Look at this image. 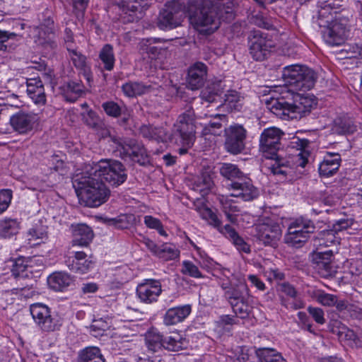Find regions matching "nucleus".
<instances>
[{
  "label": "nucleus",
  "mask_w": 362,
  "mask_h": 362,
  "mask_svg": "<svg viewBox=\"0 0 362 362\" xmlns=\"http://www.w3.org/2000/svg\"><path fill=\"white\" fill-rule=\"evenodd\" d=\"M233 0H187L186 12L194 28L211 35L219 27L220 20L233 16Z\"/></svg>",
  "instance_id": "f257e3e1"
},
{
  "label": "nucleus",
  "mask_w": 362,
  "mask_h": 362,
  "mask_svg": "<svg viewBox=\"0 0 362 362\" xmlns=\"http://www.w3.org/2000/svg\"><path fill=\"white\" fill-rule=\"evenodd\" d=\"M281 96L272 98L266 105L273 114L283 119H300L307 117L317 105L313 95L293 93L287 87L282 88Z\"/></svg>",
  "instance_id": "f03ea898"
},
{
  "label": "nucleus",
  "mask_w": 362,
  "mask_h": 362,
  "mask_svg": "<svg viewBox=\"0 0 362 362\" xmlns=\"http://www.w3.org/2000/svg\"><path fill=\"white\" fill-rule=\"evenodd\" d=\"M72 185L81 203L88 207H98L108 199L110 191L86 167L72 177Z\"/></svg>",
  "instance_id": "7ed1b4c3"
},
{
  "label": "nucleus",
  "mask_w": 362,
  "mask_h": 362,
  "mask_svg": "<svg viewBox=\"0 0 362 362\" xmlns=\"http://www.w3.org/2000/svg\"><path fill=\"white\" fill-rule=\"evenodd\" d=\"M284 136V132L276 127L264 129L259 136V151L266 159L274 160L269 167L274 175H286L288 173L289 162L279 153Z\"/></svg>",
  "instance_id": "20e7f679"
},
{
  "label": "nucleus",
  "mask_w": 362,
  "mask_h": 362,
  "mask_svg": "<svg viewBox=\"0 0 362 362\" xmlns=\"http://www.w3.org/2000/svg\"><path fill=\"white\" fill-rule=\"evenodd\" d=\"M320 28H323L322 37L325 42L331 46H339L346 41L349 32V18L342 14L335 16L332 19L316 21Z\"/></svg>",
  "instance_id": "39448f33"
},
{
  "label": "nucleus",
  "mask_w": 362,
  "mask_h": 362,
  "mask_svg": "<svg viewBox=\"0 0 362 362\" xmlns=\"http://www.w3.org/2000/svg\"><path fill=\"white\" fill-rule=\"evenodd\" d=\"M282 76L286 85L292 88L290 89L291 92L310 90L314 87L317 78L313 69L299 64L284 67Z\"/></svg>",
  "instance_id": "423d86ee"
},
{
  "label": "nucleus",
  "mask_w": 362,
  "mask_h": 362,
  "mask_svg": "<svg viewBox=\"0 0 362 362\" xmlns=\"http://www.w3.org/2000/svg\"><path fill=\"white\" fill-rule=\"evenodd\" d=\"M87 167L95 176L113 187L122 185L127 178L125 167L116 160H101L93 166Z\"/></svg>",
  "instance_id": "0eeeda50"
},
{
  "label": "nucleus",
  "mask_w": 362,
  "mask_h": 362,
  "mask_svg": "<svg viewBox=\"0 0 362 362\" xmlns=\"http://www.w3.org/2000/svg\"><path fill=\"white\" fill-rule=\"evenodd\" d=\"M112 142L116 145V151L124 160L137 163L140 165L149 163V158L143 144L133 139L113 137Z\"/></svg>",
  "instance_id": "6e6552de"
},
{
  "label": "nucleus",
  "mask_w": 362,
  "mask_h": 362,
  "mask_svg": "<svg viewBox=\"0 0 362 362\" xmlns=\"http://www.w3.org/2000/svg\"><path fill=\"white\" fill-rule=\"evenodd\" d=\"M186 13V1L172 0L165 4L158 17L157 25L161 30H171L181 25Z\"/></svg>",
  "instance_id": "1a4fd4ad"
},
{
  "label": "nucleus",
  "mask_w": 362,
  "mask_h": 362,
  "mask_svg": "<svg viewBox=\"0 0 362 362\" xmlns=\"http://www.w3.org/2000/svg\"><path fill=\"white\" fill-rule=\"evenodd\" d=\"M198 212L200 216L206 220L209 225L216 228L221 233L230 239L239 251L250 253V245L238 234L232 226L227 224L222 227L221 221L211 209L202 207L199 209Z\"/></svg>",
  "instance_id": "9d476101"
},
{
  "label": "nucleus",
  "mask_w": 362,
  "mask_h": 362,
  "mask_svg": "<svg viewBox=\"0 0 362 362\" xmlns=\"http://www.w3.org/2000/svg\"><path fill=\"white\" fill-rule=\"evenodd\" d=\"M32 317L39 327L44 332L59 331L62 325V318L50 308L42 303H35L30 306Z\"/></svg>",
  "instance_id": "9b49d317"
},
{
  "label": "nucleus",
  "mask_w": 362,
  "mask_h": 362,
  "mask_svg": "<svg viewBox=\"0 0 362 362\" xmlns=\"http://www.w3.org/2000/svg\"><path fill=\"white\" fill-rule=\"evenodd\" d=\"M315 230V226L311 220L303 217L296 218L288 226L284 238L285 243L293 247H300Z\"/></svg>",
  "instance_id": "f8f14e48"
},
{
  "label": "nucleus",
  "mask_w": 362,
  "mask_h": 362,
  "mask_svg": "<svg viewBox=\"0 0 362 362\" xmlns=\"http://www.w3.org/2000/svg\"><path fill=\"white\" fill-rule=\"evenodd\" d=\"M174 134L180 139V143L191 146L195 140L196 125L194 110L189 107L179 115L174 124Z\"/></svg>",
  "instance_id": "ddd939ff"
},
{
  "label": "nucleus",
  "mask_w": 362,
  "mask_h": 362,
  "mask_svg": "<svg viewBox=\"0 0 362 362\" xmlns=\"http://www.w3.org/2000/svg\"><path fill=\"white\" fill-rule=\"evenodd\" d=\"M255 236L264 246L275 247L281 237L279 224L269 218H264L255 225Z\"/></svg>",
  "instance_id": "4468645a"
},
{
  "label": "nucleus",
  "mask_w": 362,
  "mask_h": 362,
  "mask_svg": "<svg viewBox=\"0 0 362 362\" xmlns=\"http://www.w3.org/2000/svg\"><path fill=\"white\" fill-rule=\"evenodd\" d=\"M248 46L252 57L256 61H263L269 54L273 43L266 33L252 30L248 36Z\"/></svg>",
  "instance_id": "2eb2a0df"
},
{
  "label": "nucleus",
  "mask_w": 362,
  "mask_h": 362,
  "mask_svg": "<svg viewBox=\"0 0 362 362\" xmlns=\"http://www.w3.org/2000/svg\"><path fill=\"white\" fill-rule=\"evenodd\" d=\"M352 224L351 220L340 219L333 224L332 228L325 229L320 231L316 236L314 237L313 245L315 248L329 247L339 243L340 237L338 233L343 230L349 228Z\"/></svg>",
  "instance_id": "dca6fc26"
},
{
  "label": "nucleus",
  "mask_w": 362,
  "mask_h": 362,
  "mask_svg": "<svg viewBox=\"0 0 362 362\" xmlns=\"http://www.w3.org/2000/svg\"><path fill=\"white\" fill-rule=\"evenodd\" d=\"M247 131L240 124H235L225 129V148L232 154L241 153L245 148Z\"/></svg>",
  "instance_id": "f3484780"
},
{
  "label": "nucleus",
  "mask_w": 362,
  "mask_h": 362,
  "mask_svg": "<svg viewBox=\"0 0 362 362\" xmlns=\"http://www.w3.org/2000/svg\"><path fill=\"white\" fill-rule=\"evenodd\" d=\"M136 295L141 302L151 304L158 300L162 293V285L159 280L154 279H144L136 287Z\"/></svg>",
  "instance_id": "a211bd4d"
},
{
  "label": "nucleus",
  "mask_w": 362,
  "mask_h": 362,
  "mask_svg": "<svg viewBox=\"0 0 362 362\" xmlns=\"http://www.w3.org/2000/svg\"><path fill=\"white\" fill-rule=\"evenodd\" d=\"M37 122L35 114L19 112L10 118V124L13 129L21 134L31 132Z\"/></svg>",
  "instance_id": "6ab92c4d"
},
{
  "label": "nucleus",
  "mask_w": 362,
  "mask_h": 362,
  "mask_svg": "<svg viewBox=\"0 0 362 362\" xmlns=\"http://www.w3.org/2000/svg\"><path fill=\"white\" fill-rule=\"evenodd\" d=\"M207 74V66L205 64L198 62L192 64L188 69L187 84L192 90H197L203 86Z\"/></svg>",
  "instance_id": "aec40b11"
},
{
  "label": "nucleus",
  "mask_w": 362,
  "mask_h": 362,
  "mask_svg": "<svg viewBox=\"0 0 362 362\" xmlns=\"http://www.w3.org/2000/svg\"><path fill=\"white\" fill-rule=\"evenodd\" d=\"M232 192L230 195L234 197L240 198L242 200L248 202L257 198L259 195L258 189L253 186L251 180L247 179L244 182H233L230 184Z\"/></svg>",
  "instance_id": "412c9836"
},
{
  "label": "nucleus",
  "mask_w": 362,
  "mask_h": 362,
  "mask_svg": "<svg viewBox=\"0 0 362 362\" xmlns=\"http://www.w3.org/2000/svg\"><path fill=\"white\" fill-rule=\"evenodd\" d=\"M69 269L76 273H86L93 266L91 260L86 259V254L81 251L74 252V255L65 261Z\"/></svg>",
  "instance_id": "4be33fe9"
},
{
  "label": "nucleus",
  "mask_w": 362,
  "mask_h": 362,
  "mask_svg": "<svg viewBox=\"0 0 362 362\" xmlns=\"http://www.w3.org/2000/svg\"><path fill=\"white\" fill-rule=\"evenodd\" d=\"M343 6V0H323L319 1V9L317 11L316 21L334 18L333 14H337L339 9Z\"/></svg>",
  "instance_id": "5701e85b"
},
{
  "label": "nucleus",
  "mask_w": 362,
  "mask_h": 362,
  "mask_svg": "<svg viewBox=\"0 0 362 362\" xmlns=\"http://www.w3.org/2000/svg\"><path fill=\"white\" fill-rule=\"evenodd\" d=\"M225 296L230 305L233 303L243 302L249 300V289L244 281H239L236 284H231L230 288L225 291Z\"/></svg>",
  "instance_id": "b1692460"
},
{
  "label": "nucleus",
  "mask_w": 362,
  "mask_h": 362,
  "mask_svg": "<svg viewBox=\"0 0 362 362\" xmlns=\"http://www.w3.org/2000/svg\"><path fill=\"white\" fill-rule=\"evenodd\" d=\"M341 162L339 153H327L319 165V173L323 177H329L337 173Z\"/></svg>",
  "instance_id": "393cba45"
},
{
  "label": "nucleus",
  "mask_w": 362,
  "mask_h": 362,
  "mask_svg": "<svg viewBox=\"0 0 362 362\" xmlns=\"http://www.w3.org/2000/svg\"><path fill=\"white\" fill-rule=\"evenodd\" d=\"M191 310L189 305L168 309L164 315L165 325H173L183 321L190 314Z\"/></svg>",
  "instance_id": "a878e982"
},
{
  "label": "nucleus",
  "mask_w": 362,
  "mask_h": 362,
  "mask_svg": "<svg viewBox=\"0 0 362 362\" xmlns=\"http://www.w3.org/2000/svg\"><path fill=\"white\" fill-rule=\"evenodd\" d=\"M72 245L86 246L93 238V232L86 224H78L73 226Z\"/></svg>",
  "instance_id": "bb28decb"
},
{
  "label": "nucleus",
  "mask_w": 362,
  "mask_h": 362,
  "mask_svg": "<svg viewBox=\"0 0 362 362\" xmlns=\"http://www.w3.org/2000/svg\"><path fill=\"white\" fill-rule=\"evenodd\" d=\"M72 281L70 275L64 272H54L47 279L48 285L56 291H63L69 286Z\"/></svg>",
  "instance_id": "cd10ccee"
},
{
  "label": "nucleus",
  "mask_w": 362,
  "mask_h": 362,
  "mask_svg": "<svg viewBox=\"0 0 362 362\" xmlns=\"http://www.w3.org/2000/svg\"><path fill=\"white\" fill-rule=\"evenodd\" d=\"M244 97L236 90H228L225 95L223 105L228 110L240 112L243 107Z\"/></svg>",
  "instance_id": "c85d7f7f"
},
{
  "label": "nucleus",
  "mask_w": 362,
  "mask_h": 362,
  "mask_svg": "<svg viewBox=\"0 0 362 362\" xmlns=\"http://www.w3.org/2000/svg\"><path fill=\"white\" fill-rule=\"evenodd\" d=\"M66 49L74 66L86 73L89 69L86 57L79 52L74 45H67Z\"/></svg>",
  "instance_id": "c756f323"
},
{
  "label": "nucleus",
  "mask_w": 362,
  "mask_h": 362,
  "mask_svg": "<svg viewBox=\"0 0 362 362\" xmlns=\"http://www.w3.org/2000/svg\"><path fill=\"white\" fill-rule=\"evenodd\" d=\"M222 93L223 88H221V83H214L208 86L200 93L202 103L203 102L208 103L216 102Z\"/></svg>",
  "instance_id": "7c9ffc66"
},
{
  "label": "nucleus",
  "mask_w": 362,
  "mask_h": 362,
  "mask_svg": "<svg viewBox=\"0 0 362 362\" xmlns=\"http://www.w3.org/2000/svg\"><path fill=\"white\" fill-rule=\"evenodd\" d=\"M151 88V86L145 85L137 81H129L122 86V90L125 95L129 98L145 94Z\"/></svg>",
  "instance_id": "2f4dec72"
},
{
  "label": "nucleus",
  "mask_w": 362,
  "mask_h": 362,
  "mask_svg": "<svg viewBox=\"0 0 362 362\" xmlns=\"http://www.w3.org/2000/svg\"><path fill=\"white\" fill-rule=\"evenodd\" d=\"M255 354L261 362H286L281 354L273 349L258 348Z\"/></svg>",
  "instance_id": "473e14b6"
},
{
  "label": "nucleus",
  "mask_w": 362,
  "mask_h": 362,
  "mask_svg": "<svg viewBox=\"0 0 362 362\" xmlns=\"http://www.w3.org/2000/svg\"><path fill=\"white\" fill-rule=\"evenodd\" d=\"M99 59L105 70L112 71L115 62L113 47L110 44L105 45L99 52Z\"/></svg>",
  "instance_id": "72a5a7b5"
},
{
  "label": "nucleus",
  "mask_w": 362,
  "mask_h": 362,
  "mask_svg": "<svg viewBox=\"0 0 362 362\" xmlns=\"http://www.w3.org/2000/svg\"><path fill=\"white\" fill-rule=\"evenodd\" d=\"M19 223L16 219L4 218L0 220V236L11 238L18 233Z\"/></svg>",
  "instance_id": "f704fd0d"
},
{
  "label": "nucleus",
  "mask_w": 362,
  "mask_h": 362,
  "mask_svg": "<svg viewBox=\"0 0 362 362\" xmlns=\"http://www.w3.org/2000/svg\"><path fill=\"white\" fill-rule=\"evenodd\" d=\"M44 18L40 19V25L39 26L40 30L44 32L45 35H47L48 40L47 43L50 45L51 47H54L56 46L55 42L52 40L49 37L50 35H54V24L52 18L50 16V12L47 11L45 14H43Z\"/></svg>",
  "instance_id": "c9c22d12"
},
{
  "label": "nucleus",
  "mask_w": 362,
  "mask_h": 362,
  "mask_svg": "<svg viewBox=\"0 0 362 362\" xmlns=\"http://www.w3.org/2000/svg\"><path fill=\"white\" fill-rule=\"evenodd\" d=\"M276 290L281 300V303L285 307H288L286 300L284 296L295 299L298 296V291L294 286L288 282L279 283L276 286Z\"/></svg>",
  "instance_id": "e433bc0d"
},
{
  "label": "nucleus",
  "mask_w": 362,
  "mask_h": 362,
  "mask_svg": "<svg viewBox=\"0 0 362 362\" xmlns=\"http://www.w3.org/2000/svg\"><path fill=\"white\" fill-rule=\"evenodd\" d=\"M107 223L117 228L126 229L136 223V216L132 214H121L115 218L108 219Z\"/></svg>",
  "instance_id": "4c0bfd02"
},
{
  "label": "nucleus",
  "mask_w": 362,
  "mask_h": 362,
  "mask_svg": "<svg viewBox=\"0 0 362 362\" xmlns=\"http://www.w3.org/2000/svg\"><path fill=\"white\" fill-rule=\"evenodd\" d=\"M180 256V250L175 245L170 243H164L160 245L157 257L163 261L173 260Z\"/></svg>",
  "instance_id": "58836bf2"
},
{
  "label": "nucleus",
  "mask_w": 362,
  "mask_h": 362,
  "mask_svg": "<svg viewBox=\"0 0 362 362\" xmlns=\"http://www.w3.org/2000/svg\"><path fill=\"white\" fill-rule=\"evenodd\" d=\"M141 133L144 136L150 139H156L158 141H172L170 135L167 134L164 129L161 128H153L144 126L141 128Z\"/></svg>",
  "instance_id": "ea45409f"
},
{
  "label": "nucleus",
  "mask_w": 362,
  "mask_h": 362,
  "mask_svg": "<svg viewBox=\"0 0 362 362\" xmlns=\"http://www.w3.org/2000/svg\"><path fill=\"white\" fill-rule=\"evenodd\" d=\"M164 337L162 334L156 332H150L146 337V344L148 349L153 352H156L164 348Z\"/></svg>",
  "instance_id": "a19ab883"
},
{
  "label": "nucleus",
  "mask_w": 362,
  "mask_h": 362,
  "mask_svg": "<svg viewBox=\"0 0 362 362\" xmlns=\"http://www.w3.org/2000/svg\"><path fill=\"white\" fill-rule=\"evenodd\" d=\"M220 174L228 180L241 179L244 174L236 165L223 163L219 169Z\"/></svg>",
  "instance_id": "79ce46f5"
},
{
  "label": "nucleus",
  "mask_w": 362,
  "mask_h": 362,
  "mask_svg": "<svg viewBox=\"0 0 362 362\" xmlns=\"http://www.w3.org/2000/svg\"><path fill=\"white\" fill-rule=\"evenodd\" d=\"M164 349L170 351H178L184 349L186 341L178 334L164 338Z\"/></svg>",
  "instance_id": "37998d69"
},
{
  "label": "nucleus",
  "mask_w": 362,
  "mask_h": 362,
  "mask_svg": "<svg viewBox=\"0 0 362 362\" xmlns=\"http://www.w3.org/2000/svg\"><path fill=\"white\" fill-rule=\"evenodd\" d=\"M83 92V86L81 83L69 81L66 85V91L64 97L67 101L75 102Z\"/></svg>",
  "instance_id": "c03bdc74"
},
{
  "label": "nucleus",
  "mask_w": 362,
  "mask_h": 362,
  "mask_svg": "<svg viewBox=\"0 0 362 362\" xmlns=\"http://www.w3.org/2000/svg\"><path fill=\"white\" fill-rule=\"evenodd\" d=\"M99 348L96 346L86 347L78 354V362H91L95 358H103Z\"/></svg>",
  "instance_id": "a18cd8bd"
},
{
  "label": "nucleus",
  "mask_w": 362,
  "mask_h": 362,
  "mask_svg": "<svg viewBox=\"0 0 362 362\" xmlns=\"http://www.w3.org/2000/svg\"><path fill=\"white\" fill-rule=\"evenodd\" d=\"M214 185L212 178L206 171L202 172L201 175L195 181L197 190L200 191L203 194H206L211 189Z\"/></svg>",
  "instance_id": "49530a36"
},
{
  "label": "nucleus",
  "mask_w": 362,
  "mask_h": 362,
  "mask_svg": "<svg viewBox=\"0 0 362 362\" xmlns=\"http://www.w3.org/2000/svg\"><path fill=\"white\" fill-rule=\"evenodd\" d=\"M311 256L313 263L332 262L334 252L331 249L323 250V248L318 247L315 248Z\"/></svg>",
  "instance_id": "de8ad7c7"
},
{
  "label": "nucleus",
  "mask_w": 362,
  "mask_h": 362,
  "mask_svg": "<svg viewBox=\"0 0 362 362\" xmlns=\"http://www.w3.org/2000/svg\"><path fill=\"white\" fill-rule=\"evenodd\" d=\"M28 235L30 242L33 241V245H38L47 238V228L44 226L33 227L28 230Z\"/></svg>",
  "instance_id": "09e8293b"
},
{
  "label": "nucleus",
  "mask_w": 362,
  "mask_h": 362,
  "mask_svg": "<svg viewBox=\"0 0 362 362\" xmlns=\"http://www.w3.org/2000/svg\"><path fill=\"white\" fill-rule=\"evenodd\" d=\"M81 117L83 123L93 130L98 127V124L103 121L98 114L92 110L83 112Z\"/></svg>",
  "instance_id": "8fccbe9b"
},
{
  "label": "nucleus",
  "mask_w": 362,
  "mask_h": 362,
  "mask_svg": "<svg viewBox=\"0 0 362 362\" xmlns=\"http://www.w3.org/2000/svg\"><path fill=\"white\" fill-rule=\"evenodd\" d=\"M181 273L193 278H201L202 274L198 267L192 262L185 260L182 263Z\"/></svg>",
  "instance_id": "3c124183"
},
{
  "label": "nucleus",
  "mask_w": 362,
  "mask_h": 362,
  "mask_svg": "<svg viewBox=\"0 0 362 362\" xmlns=\"http://www.w3.org/2000/svg\"><path fill=\"white\" fill-rule=\"evenodd\" d=\"M110 324L103 318L95 320L90 326V332L94 337L103 335L104 332L109 329Z\"/></svg>",
  "instance_id": "603ef678"
},
{
  "label": "nucleus",
  "mask_w": 362,
  "mask_h": 362,
  "mask_svg": "<svg viewBox=\"0 0 362 362\" xmlns=\"http://www.w3.org/2000/svg\"><path fill=\"white\" fill-rule=\"evenodd\" d=\"M334 130L339 134H353L356 131V126L346 120H340L336 123Z\"/></svg>",
  "instance_id": "864d4df0"
},
{
  "label": "nucleus",
  "mask_w": 362,
  "mask_h": 362,
  "mask_svg": "<svg viewBox=\"0 0 362 362\" xmlns=\"http://www.w3.org/2000/svg\"><path fill=\"white\" fill-rule=\"evenodd\" d=\"M102 107L105 113L112 117H118L123 111L122 107L114 101L103 103Z\"/></svg>",
  "instance_id": "5fc2aeb1"
},
{
  "label": "nucleus",
  "mask_w": 362,
  "mask_h": 362,
  "mask_svg": "<svg viewBox=\"0 0 362 362\" xmlns=\"http://www.w3.org/2000/svg\"><path fill=\"white\" fill-rule=\"evenodd\" d=\"M361 47L356 44L347 45L341 50V54L346 59H356L361 54Z\"/></svg>",
  "instance_id": "6e6d98bb"
},
{
  "label": "nucleus",
  "mask_w": 362,
  "mask_h": 362,
  "mask_svg": "<svg viewBox=\"0 0 362 362\" xmlns=\"http://www.w3.org/2000/svg\"><path fill=\"white\" fill-rule=\"evenodd\" d=\"M27 267L26 261L24 259L18 258L16 259L11 269L13 276L16 278L27 276V274H25Z\"/></svg>",
  "instance_id": "4d7b16f0"
},
{
  "label": "nucleus",
  "mask_w": 362,
  "mask_h": 362,
  "mask_svg": "<svg viewBox=\"0 0 362 362\" xmlns=\"http://www.w3.org/2000/svg\"><path fill=\"white\" fill-rule=\"evenodd\" d=\"M248 300H244L243 302L233 303V304L230 305L233 312L236 315H239L241 318H246L249 316L250 310L248 305Z\"/></svg>",
  "instance_id": "13d9d810"
},
{
  "label": "nucleus",
  "mask_w": 362,
  "mask_h": 362,
  "mask_svg": "<svg viewBox=\"0 0 362 362\" xmlns=\"http://www.w3.org/2000/svg\"><path fill=\"white\" fill-rule=\"evenodd\" d=\"M318 303L324 306H334L336 303V296L330 293H326L324 291H318L315 295Z\"/></svg>",
  "instance_id": "bf43d9fd"
},
{
  "label": "nucleus",
  "mask_w": 362,
  "mask_h": 362,
  "mask_svg": "<svg viewBox=\"0 0 362 362\" xmlns=\"http://www.w3.org/2000/svg\"><path fill=\"white\" fill-rule=\"evenodd\" d=\"M12 191L4 189L0 191V214L4 212L11 204Z\"/></svg>",
  "instance_id": "052dcab7"
},
{
  "label": "nucleus",
  "mask_w": 362,
  "mask_h": 362,
  "mask_svg": "<svg viewBox=\"0 0 362 362\" xmlns=\"http://www.w3.org/2000/svg\"><path fill=\"white\" fill-rule=\"evenodd\" d=\"M307 310L317 324L323 325L325 323V313L322 308L309 306Z\"/></svg>",
  "instance_id": "680f3d73"
},
{
  "label": "nucleus",
  "mask_w": 362,
  "mask_h": 362,
  "mask_svg": "<svg viewBox=\"0 0 362 362\" xmlns=\"http://www.w3.org/2000/svg\"><path fill=\"white\" fill-rule=\"evenodd\" d=\"M235 362H246L249 360L248 349L246 346H238L231 356Z\"/></svg>",
  "instance_id": "e2e57ef3"
},
{
  "label": "nucleus",
  "mask_w": 362,
  "mask_h": 362,
  "mask_svg": "<svg viewBox=\"0 0 362 362\" xmlns=\"http://www.w3.org/2000/svg\"><path fill=\"white\" fill-rule=\"evenodd\" d=\"M94 131L100 138L109 137L111 141H112L113 137H118L116 135L112 134L110 128L103 121L98 124V127H96Z\"/></svg>",
  "instance_id": "0e129e2a"
},
{
  "label": "nucleus",
  "mask_w": 362,
  "mask_h": 362,
  "mask_svg": "<svg viewBox=\"0 0 362 362\" xmlns=\"http://www.w3.org/2000/svg\"><path fill=\"white\" fill-rule=\"evenodd\" d=\"M27 93L30 95L35 91L43 87L42 81L40 77L27 79Z\"/></svg>",
  "instance_id": "69168bd1"
},
{
  "label": "nucleus",
  "mask_w": 362,
  "mask_h": 362,
  "mask_svg": "<svg viewBox=\"0 0 362 362\" xmlns=\"http://www.w3.org/2000/svg\"><path fill=\"white\" fill-rule=\"evenodd\" d=\"M222 124L220 122H210L205 127V134L219 135L221 132Z\"/></svg>",
  "instance_id": "338daca9"
},
{
  "label": "nucleus",
  "mask_w": 362,
  "mask_h": 362,
  "mask_svg": "<svg viewBox=\"0 0 362 362\" xmlns=\"http://www.w3.org/2000/svg\"><path fill=\"white\" fill-rule=\"evenodd\" d=\"M29 97L36 104H45L46 102V95L44 86L33 93L30 95H29Z\"/></svg>",
  "instance_id": "774afa93"
}]
</instances>
